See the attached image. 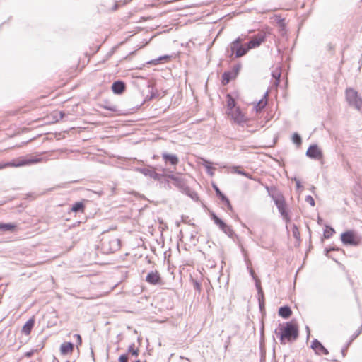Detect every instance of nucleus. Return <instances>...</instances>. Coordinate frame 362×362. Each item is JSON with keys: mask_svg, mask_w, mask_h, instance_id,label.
I'll use <instances>...</instances> for the list:
<instances>
[{"mask_svg": "<svg viewBox=\"0 0 362 362\" xmlns=\"http://www.w3.org/2000/svg\"><path fill=\"white\" fill-rule=\"evenodd\" d=\"M170 178H171L172 180H176V178H175L174 176H171V177H170Z\"/></svg>", "mask_w": 362, "mask_h": 362, "instance_id": "nucleus-37", "label": "nucleus"}, {"mask_svg": "<svg viewBox=\"0 0 362 362\" xmlns=\"http://www.w3.org/2000/svg\"><path fill=\"white\" fill-rule=\"evenodd\" d=\"M134 362H141L139 359L135 358Z\"/></svg>", "mask_w": 362, "mask_h": 362, "instance_id": "nucleus-36", "label": "nucleus"}, {"mask_svg": "<svg viewBox=\"0 0 362 362\" xmlns=\"http://www.w3.org/2000/svg\"><path fill=\"white\" fill-rule=\"evenodd\" d=\"M18 226L16 223H0V230L4 231L14 232L17 230Z\"/></svg>", "mask_w": 362, "mask_h": 362, "instance_id": "nucleus-21", "label": "nucleus"}, {"mask_svg": "<svg viewBox=\"0 0 362 362\" xmlns=\"http://www.w3.org/2000/svg\"><path fill=\"white\" fill-rule=\"evenodd\" d=\"M125 88V83L121 81H115L112 85V90L115 94H122L124 91Z\"/></svg>", "mask_w": 362, "mask_h": 362, "instance_id": "nucleus-15", "label": "nucleus"}, {"mask_svg": "<svg viewBox=\"0 0 362 362\" xmlns=\"http://www.w3.org/2000/svg\"><path fill=\"white\" fill-rule=\"evenodd\" d=\"M71 211L73 212L81 211L83 213L85 211V205L83 202H76L71 207Z\"/></svg>", "mask_w": 362, "mask_h": 362, "instance_id": "nucleus-23", "label": "nucleus"}, {"mask_svg": "<svg viewBox=\"0 0 362 362\" xmlns=\"http://www.w3.org/2000/svg\"><path fill=\"white\" fill-rule=\"evenodd\" d=\"M292 141L294 144L300 146L301 144V138L299 134L295 133L292 136Z\"/></svg>", "mask_w": 362, "mask_h": 362, "instance_id": "nucleus-27", "label": "nucleus"}, {"mask_svg": "<svg viewBox=\"0 0 362 362\" xmlns=\"http://www.w3.org/2000/svg\"><path fill=\"white\" fill-rule=\"evenodd\" d=\"M227 115L228 118H230L234 122L238 124L245 123L248 121V118L245 115V113H243L241 111L239 107H238L233 111L229 112V113Z\"/></svg>", "mask_w": 362, "mask_h": 362, "instance_id": "nucleus-7", "label": "nucleus"}, {"mask_svg": "<svg viewBox=\"0 0 362 362\" xmlns=\"http://www.w3.org/2000/svg\"><path fill=\"white\" fill-rule=\"evenodd\" d=\"M103 107L104 109H106V110H110V111H112V112H115L117 111V107L115 105H104L103 106Z\"/></svg>", "mask_w": 362, "mask_h": 362, "instance_id": "nucleus-32", "label": "nucleus"}, {"mask_svg": "<svg viewBox=\"0 0 362 362\" xmlns=\"http://www.w3.org/2000/svg\"><path fill=\"white\" fill-rule=\"evenodd\" d=\"M311 348L318 355L329 354L328 350L317 339H314L311 344Z\"/></svg>", "mask_w": 362, "mask_h": 362, "instance_id": "nucleus-11", "label": "nucleus"}, {"mask_svg": "<svg viewBox=\"0 0 362 362\" xmlns=\"http://www.w3.org/2000/svg\"><path fill=\"white\" fill-rule=\"evenodd\" d=\"M267 105V98L264 96L258 103L254 104V108L257 113L262 112V110Z\"/></svg>", "mask_w": 362, "mask_h": 362, "instance_id": "nucleus-19", "label": "nucleus"}, {"mask_svg": "<svg viewBox=\"0 0 362 362\" xmlns=\"http://www.w3.org/2000/svg\"><path fill=\"white\" fill-rule=\"evenodd\" d=\"M213 187H214V190H215V192H216V193L217 196H218V197L221 199V200H223V199H224V197H226V196H225V195H224V194L221 192V190L219 189V188H218L216 185H213Z\"/></svg>", "mask_w": 362, "mask_h": 362, "instance_id": "nucleus-28", "label": "nucleus"}, {"mask_svg": "<svg viewBox=\"0 0 362 362\" xmlns=\"http://www.w3.org/2000/svg\"><path fill=\"white\" fill-rule=\"evenodd\" d=\"M139 350L134 347V345H132L129 347L127 353L126 355H129V358H137L139 356Z\"/></svg>", "mask_w": 362, "mask_h": 362, "instance_id": "nucleus-22", "label": "nucleus"}, {"mask_svg": "<svg viewBox=\"0 0 362 362\" xmlns=\"http://www.w3.org/2000/svg\"><path fill=\"white\" fill-rule=\"evenodd\" d=\"M146 281L152 285L162 284V278L157 270L148 273L146 277Z\"/></svg>", "mask_w": 362, "mask_h": 362, "instance_id": "nucleus-10", "label": "nucleus"}, {"mask_svg": "<svg viewBox=\"0 0 362 362\" xmlns=\"http://www.w3.org/2000/svg\"><path fill=\"white\" fill-rule=\"evenodd\" d=\"M74 346L71 342H64L59 348L60 354L62 356L71 355L74 352Z\"/></svg>", "mask_w": 362, "mask_h": 362, "instance_id": "nucleus-13", "label": "nucleus"}, {"mask_svg": "<svg viewBox=\"0 0 362 362\" xmlns=\"http://www.w3.org/2000/svg\"><path fill=\"white\" fill-rule=\"evenodd\" d=\"M162 158L166 163L168 162L174 166H176L179 162V159L176 155L164 153L162 154Z\"/></svg>", "mask_w": 362, "mask_h": 362, "instance_id": "nucleus-16", "label": "nucleus"}, {"mask_svg": "<svg viewBox=\"0 0 362 362\" xmlns=\"http://www.w3.org/2000/svg\"><path fill=\"white\" fill-rule=\"evenodd\" d=\"M293 235H294L296 238H298L299 237V235H300L299 231H298V228H297V227H296V226H294V227H293Z\"/></svg>", "mask_w": 362, "mask_h": 362, "instance_id": "nucleus-33", "label": "nucleus"}, {"mask_svg": "<svg viewBox=\"0 0 362 362\" xmlns=\"http://www.w3.org/2000/svg\"><path fill=\"white\" fill-rule=\"evenodd\" d=\"M279 213L286 223L291 221L288 209L285 198L281 193L277 192L271 194Z\"/></svg>", "mask_w": 362, "mask_h": 362, "instance_id": "nucleus-2", "label": "nucleus"}, {"mask_svg": "<svg viewBox=\"0 0 362 362\" xmlns=\"http://www.w3.org/2000/svg\"><path fill=\"white\" fill-rule=\"evenodd\" d=\"M212 220L214 223L225 233L229 229L228 226L221 219L219 218L215 214H211V215Z\"/></svg>", "mask_w": 362, "mask_h": 362, "instance_id": "nucleus-18", "label": "nucleus"}, {"mask_svg": "<svg viewBox=\"0 0 362 362\" xmlns=\"http://www.w3.org/2000/svg\"><path fill=\"white\" fill-rule=\"evenodd\" d=\"M240 66H235L228 71H226L222 74L221 83L223 86L227 85L230 81L234 80L238 75Z\"/></svg>", "mask_w": 362, "mask_h": 362, "instance_id": "nucleus-8", "label": "nucleus"}, {"mask_svg": "<svg viewBox=\"0 0 362 362\" xmlns=\"http://www.w3.org/2000/svg\"><path fill=\"white\" fill-rule=\"evenodd\" d=\"M236 172H237L238 173H239V174H241V175H243L246 176L247 177H249V178H250V177H250L247 173H244V172H242V171H238V170H237Z\"/></svg>", "mask_w": 362, "mask_h": 362, "instance_id": "nucleus-35", "label": "nucleus"}, {"mask_svg": "<svg viewBox=\"0 0 362 362\" xmlns=\"http://www.w3.org/2000/svg\"><path fill=\"white\" fill-rule=\"evenodd\" d=\"M226 115L229 113V112L233 111L238 107L236 106V103L235 99L232 97L230 94H227L226 97Z\"/></svg>", "mask_w": 362, "mask_h": 362, "instance_id": "nucleus-14", "label": "nucleus"}, {"mask_svg": "<svg viewBox=\"0 0 362 362\" xmlns=\"http://www.w3.org/2000/svg\"><path fill=\"white\" fill-rule=\"evenodd\" d=\"M279 333L281 344L296 340L298 337V327L296 324L287 322L279 329Z\"/></svg>", "mask_w": 362, "mask_h": 362, "instance_id": "nucleus-1", "label": "nucleus"}, {"mask_svg": "<svg viewBox=\"0 0 362 362\" xmlns=\"http://www.w3.org/2000/svg\"><path fill=\"white\" fill-rule=\"evenodd\" d=\"M335 233L334 230L329 227V226H326L325 230H324V238H326V239H328L329 238H331L333 234Z\"/></svg>", "mask_w": 362, "mask_h": 362, "instance_id": "nucleus-25", "label": "nucleus"}, {"mask_svg": "<svg viewBox=\"0 0 362 362\" xmlns=\"http://www.w3.org/2000/svg\"><path fill=\"white\" fill-rule=\"evenodd\" d=\"M41 161V159L40 158H35V159H28V158H18L16 160H13L11 162H6V163H0V170L4 169L6 168H18L25 165H28L34 163H37Z\"/></svg>", "mask_w": 362, "mask_h": 362, "instance_id": "nucleus-4", "label": "nucleus"}, {"mask_svg": "<svg viewBox=\"0 0 362 362\" xmlns=\"http://www.w3.org/2000/svg\"><path fill=\"white\" fill-rule=\"evenodd\" d=\"M151 19H152V18H151V16H148V17H142V18H141V19L139 20V22L143 21L151 20Z\"/></svg>", "mask_w": 362, "mask_h": 362, "instance_id": "nucleus-34", "label": "nucleus"}, {"mask_svg": "<svg viewBox=\"0 0 362 362\" xmlns=\"http://www.w3.org/2000/svg\"><path fill=\"white\" fill-rule=\"evenodd\" d=\"M222 201L225 203V204L227 206L228 210H230V211L233 210V206H232L229 199L227 197H224V199Z\"/></svg>", "mask_w": 362, "mask_h": 362, "instance_id": "nucleus-29", "label": "nucleus"}, {"mask_svg": "<svg viewBox=\"0 0 362 362\" xmlns=\"http://www.w3.org/2000/svg\"><path fill=\"white\" fill-rule=\"evenodd\" d=\"M244 41V39L241 37H238L235 40L230 43V47L232 52V54L235 55V57H241L247 54L249 51V49L247 46V43L243 45L242 42Z\"/></svg>", "mask_w": 362, "mask_h": 362, "instance_id": "nucleus-6", "label": "nucleus"}, {"mask_svg": "<svg viewBox=\"0 0 362 362\" xmlns=\"http://www.w3.org/2000/svg\"><path fill=\"white\" fill-rule=\"evenodd\" d=\"M341 241L344 245L358 246L362 242V238L353 230H346L341 235Z\"/></svg>", "mask_w": 362, "mask_h": 362, "instance_id": "nucleus-3", "label": "nucleus"}, {"mask_svg": "<svg viewBox=\"0 0 362 362\" xmlns=\"http://www.w3.org/2000/svg\"><path fill=\"white\" fill-rule=\"evenodd\" d=\"M129 355L123 354L119 358V362H128Z\"/></svg>", "mask_w": 362, "mask_h": 362, "instance_id": "nucleus-31", "label": "nucleus"}, {"mask_svg": "<svg viewBox=\"0 0 362 362\" xmlns=\"http://www.w3.org/2000/svg\"><path fill=\"white\" fill-rule=\"evenodd\" d=\"M345 95L346 99L350 105L359 110H362V99L355 89L352 88H346Z\"/></svg>", "mask_w": 362, "mask_h": 362, "instance_id": "nucleus-5", "label": "nucleus"}, {"mask_svg": "<svg viewBox=\"0 0 362 362\" xmlns=\"http://www.w3.org/2000/svg\"><path fill=\"white\" fill-rule=\"evenodd\" d=\"M35 325V318L32 317L29 319L26 323L22 327V332L26 335H29L31 332V330Z\"/></svg>", "mask_w": 362, "mask_h": 362, "instance_id": "nucleus-17", "label": "nucleus"}, {"mask_svg": "<svg viewBox=\"0 0 362 362\" xmlns=\"http://www.w3.org/2000/svg\"><path fill=\"white\" fill-rule=\"evenodd\" d=\"M265 37L266 36L264 33H259L255 35L248 43H247L249 50L259 47L265 41Z\"/></svg>", "mask_w": 362, "mask_h": 362, "instance_id": "nucleus-9", "label": "nucleus"}, {"mask_svg": "<svg viewBox=\"0 0 362 362\" xmlns=\"http://www.w3.org/2000/svg\"><path fill=\"white\" fill-rule=\"evenodd\" d=\"M306 154L308 157L313 158V159H320L322 157V154L320 148L315 146H310Z\"/></svg>", "mask_w": 362, "mask_h": 362, "instance_id": "nucleus-12", "label": "nucleus"}, {"mask_svg": "<svg viewBox=\"0 0 362 362\" xmlns=\"http://www.w3.org/2000/svg\"><path fill=\"white\" fill-rule=\"evenodd\" d=\"M108 243L109 244L112 243L114 245L113 247H110L108 250L109 252H114L115 250H117L119 247V240L117 238H112V240H110L108 241Z\"/></svg>", "mask_w": 362, "mask_h": 362, "instance_id": "nucleus-24", "label": "nucleus"}, {"mask_svg": "<svg viewBox=\"0 0 362 362\" xmlns=\"http://www.w3.org/2000/svg\"><path fill=\"white\" fill-rule=\"evenodd\" d=\"M171 57L169 55H164L163 57H159L158 59L155 60L154 64H158L162 62H168L170 61Z\"/></svg>", "mask_w": 362, "mask_h": 362, "instance_id": "nucleus-26", "label": "nucleus"}, {"mask_svg": "<svg viewBox=\"0 0 362 362\" xmlns=\"http://www.w3.org/2000/svg\"><path fill=\"white\" fill-rule=\"evenodd\" d=\"M74 337L76 338V347L78 349L82 344V338L80 334H75Z\"/></svg>", "mask_w": 362, "mask_h": 362, "instance_id": "nucleus-30", "label": "nucleus"}, {"mask_svg": "<svg viewBox=\"0 0 362 362\" xmlns=\"http://www.w3.org/2000/svg\"><path fill=\"white\" fill-rule=\"evenodd\" d=\"M279 315L281 317H283L284 319H287V318L290 317L291 315H292V311L288 306L281 307L279 309Z\"/></svg>", "mask_w": 362, "mask_h": 362, "instance_id": "nucleus-20", "label": "nucleus"}]
</instances>
